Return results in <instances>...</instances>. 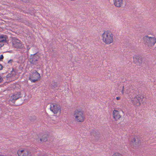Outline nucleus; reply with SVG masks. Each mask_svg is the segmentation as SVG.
Segmentation results:
<instances>
[{"mask_svg": "<svg viewBox=\"0 0 156 156\" xmlns=\"http://www.w3.org/2000/svg\"><path fill=\"white\" fill-rule=\"evenodd\" d=\"M50 110L54 114H56L60 111V108L59 106L55 104H51L50 105Z\"/></svg>", "mask_w": 156, "mask_h": 156, "instance_id": "nucleus-8", "label": "nucleus"}, {"mask_svg": "<svg viewBox=\"0 0 156 156\" xmlns=\"http://www.w3.org/2000/svg\"><path fill=\"white\" fill-rule=\"evenodd\" d=\"M39 58V56L37 54H35L30 56L29 61L31 64L36 65L38 63Z\"/></svg>", "mask_w": 156, "mask_h": 156, "instance_id": "nucleus-5", "label": "nucleus"}, {"mask_svg": "<svg viewBox=\"0 0 156 156\" xmlns=\"http://www.w3.org/2000/svg\"><path fill=\"white\" fill-rule=\"evenodd\" d=\"M12 62H13V60L12 59H10L8 61V63H12Z\"/></svg>", "mask_w": 156, "mask_h": 156, "instance_id": "nucleus-22", "label": "nucleus"}, {"mask_svg": "<svg viewBox=\"0 0 156 156\" xmlns=\"http://www.w3.org/2000/svg\"><path fill=\"white\" fill-rule=\"evenodd\" d=\"M113 5L116 7L120 8L123 4V0H113Z\"/></svg>", "mask_w": 156, "mask_h": 156, "instance_id": "nucleus-12", "label": "nucleus"}, {"mask_svg": "<svg viewBox=\"0 0 156 156\" xmlns=\"http://www.w3.org/2000/svg\"><path fill=\"white\" fill-rule=\"evenodd\" d=\"M8 39L7 36L5 35L2 34L0 35V42L5 43Z\"/></svg>", "mask_w": 156, "mask_h": 156, "instance_id": "nucleus-15", "label": "nucleus"}, {"mask_svg": "<svg viewBox=\"0 0 156 156\" xmlns=\"http://www.w3.org/2000/svg\"><path fill=\"white\" fill-rule=\"evenodd\" d=\"M17 153L19 156H32L31 152L26 149L18 150Z\"/></svg>", "mask_w": 156, "mask_h": 156, "instance_id": "nucleus-7", "label": "nucleus"}, {"mask_svg": "<svg viewBox=\"0 0 156 156\" xmlns=\"http://www.w3.org/2000/svg\"><path fill=\"white\" fill-rule=\"evenodd\" d=\"M23 1L24 2H27L29 1V0H23Z\"/></svg>", "mask_w": 156, "mask_h": 156, "instance_id": "nucleus-26", "label": "nucleus"}, {"mask_svg": "<svg viewBox=\"0 0 156 156\" xmlns=\"http://www.w3.org/2000/svg\"><path fill=\"white\" fill-rule=\"evenodd\" d=\"M132 142L134 146L136 147L140 145L141 141L137 137H135L133 139Z\"/></svg>", "mask_w": 156, "mask_h": 156, "instance_id": "nucleus-14", "label": "nucleus"}, {"mask_svg": "<svg viewBox=\"0 0 156 156\" xmlns=\"http://www.w3.org/2000/svg\"><path fill=\"white\" fill-rule=\"evenodd\" d=\"M113 115L114 119L115 120L119 119L121 117L119 112L117 110H114L113 111Z\"/></svg>", "mask_w": 156, "mask_h": 156, "instance_id": "nucleus-13", "label": "nucleus"}, {"mask_svg": "<svg viewBox=\"0 0 156 156\" xmlns=\"http://www.w3.org/2000/svg\"><path fill=\"white\" fill-rule=\"evenodd\" d=\"M73 116L75 120L78 122H83L85 118L83 111L78 110H76L74 111Z\"/></svg>", "mask_w": 156, "mask_h": 156, "instance_id": "nucleus-2", "label": "nucleus"}, {"mask_svg": "<svg viewBox=\"0 0 156 156\" xmlns=\"http://www.w3.org/2000/svg\"><path fill=\"white\" fill-rule=\"evenodd\" d=\"M57 83L54 81L52 82L50 85V86L51 88L53 89L57 87Z\"/></svg>", "mask_w": 156, "mask_h": 156, "instance_id": "nucleus-17", "label": "nucleus"}, {"mask_svg": "<svg viewBox=\"0 0 156 156\" xmlns=\"http://www.w3.org/2000/svg\"><path fill=\"white\" fill-rule=\"evenodd\" d=\"M133 62L137 65H140L142 62L141 57L138 55H135L133 57Z\"/></svg>", "mask_w": 156, "mask_h": 156, "instance_id": "nucleus-9", "label": "nucleus"}, {"mask_svg": "<svg viewBox=\"0 0 156 156\" xmlns=\"http://www.w3.org/2000/svg\"><path fill=\"white\" fill-rule=\"evenodd\" d=\"M124 87L123 86L122 89V93L123 94H124Z\"/></svg>", "mask_w": 156, "mask_h": 156, "instance_id": "nucleus-23", "label": "nucleus"}, {"mask_svg": "<svg viewBox=\"0 0 156 156\" xmlns=\"http://www.w3.org/2000/svg\"><path fill=\"white\" fill-rule=\"evenodd\" d=\"M120 98L119 97H117L116 98V99L117 100H119L120 99Z\"/></svg>", "mask_w": 156, "mask_h": 156, "instance_id": "nucleus-25", "label": "nucleus"}, {"mask_svg": "<svg viewBox=\"0 0 156 156\" xmlns=\"http://www.w3.org/2000/svg\"><path fill=\"white\" fill-rule=\"evenodd\" d=\"M3 56L2 55H0V61H1L2 60L3 58Z\"/></svg>", "mask_w": 156, "mask_h": 156, "instance_id": "nucleus-20", "label": "nucleus"}, {"mask_svg": "<svg viewBox=\"0 0 156 156\" xmlns=\"http://www.w3.org/2000/svg\"><path fill=\"white\" fill-rule=\"evenodd\" d=\"M3 80V79L2 77L0 76V83H1L2 82Z\"/></svg>", "mask_w": 156, "mask_h": 156, "instance_id": "nucleus-21", "label": "nucleus"}, {"mask_svg": "<svg viewBox=\"0 0 156 156\" xmlns=\"http://www.w3.org/2000/svg\"><path fill=\"white\" fill-rule=\"evenodd\" d=\"M3 66L1 64H0V70H2L3 69Z\"/></svg>", "mask_w": 156, "mask_h": 156, "instance_id": "nucleus-24", "label": "nucleus"}, {"mask_svg": "<svg viewBox=\"0 0 156 156\" xmlns=\"http://www.w3.org/2000/svg\"><path fill=\"white\" fill-rule=\"evenodd\" d=\"M48 137V135L47 133L43 134L42 135V137L40 138V140L41 142H45L47 140Z\"/></svg>", "mask_w": 156, "mask_h": 156, "instance_id": "nucleus-16", "label": "nucleus"}, {"mask_svg": "<svg viewBox=\"0 0 156 156\" xmlns=\"http://www.w3.org/2000/svg\"><path fill=\"white\" fill-rule=\"evenodd\" d=\"M143 97L140 95H137L132 98L131 101L132 103L134 105L139 106L140 105V102L142 101Z\"/></svg>", "mask_w": 156, "mask_h": 156, "instance_id": "nucleus-6", "label": "nucleus"}, {"mask_svg": "<svg viewBox=\"0 0 156 156\" xmlns=\"http://www.w3.org/2000/svg\"><path fill=\"white\" fill-rule=\"evenodd\" d=\"M91 135L95 137L98 134V132H96V131L93 130L92 132H91Z\"/></svg>", "mask_w": 156, "mask_h": 156, "instance_id": "nucleus-18", "label": "nucleus"}, {"mask_svg": "<svg viewBox=\"0 0 156 156\" xmlns=\"http://www.w3.org/2000/svg\"><path fill=\"white\" fill-rule=\"evenodd\" d=\"M112 156H123L122 154L119 153H115L112 155Z\"/></svg>", "mask_w": 156, "mask_h": 156, "instance_id": "nucleus-19", "label": "nucleus"}, {"mask_svg": "<svg viewBox=\"0 0 156 156\" xmlns=\"http://www.w3.org/2000/svg\"><path fill=\"white\" fill-rule=\"evenodd\" d=\"M102 40L106 44H109L113 41V35L109 31H104L102 35Z\"/></svg>", "mask_w": 156, "mask_h": 156, "instance_id": "nucleus-1", "label": "nucleus"}, {"mask_svg": "<svg viewBox=\"0 0 156 156\" xmlns=\"http://www.w3.org/2000/svg\"><path fill=\"white\" fill-rule=\"evenodd\" d=\"M41 76L37 71H34L30 74L29 80L32 83H35L40 79Z\"/></svg>", "mask_w": 156, "mask_h": 156, "instance_id": "nucleus-4", "label": "nucleus"}, {"mask_svg": "<svg viewBox=\"0 0 156 156\" xmlns=\"http://www.w3.org/2000/svg\"><path fill=\"white\" fill-rule=\"evenodd\" d=\"M145 44L148 47H153L156 43V38L154 37L146 36L144 37Z\"/></svg>", "mask_w": 156, "mask_h": 156, "instance_id": "nucleus-3", "label": "nucleus"}, {"mask_svg": "<svg viewBox=\"0 0 156 156\" xmlns=\"http://www.w3.org/2000/svg\"><path fill=\"white\" fill-rule=\"evenodd\" d=\"M13 46L17 48H20L22 47L21 42L18 39H14L12 40Z\"/></svg>", "mask_w": 156, "mask_h": 156, "instance_id": "nucleus-11", "label": "nucleus"}, {"mask_svg": "<svg viewBox=\"0 0 156 156\" xmlns=\"http://www.w3.org/2000/svg\"><path fill=\"white\" fill-rule=\"evenodd\" d=\"M21 94L20 92L14 93L10 98V101L13 103H14L16 100L21 98Z\"/></svg>", "mask_w": 156, "mask_h": 156, "instance_id": "nucleus-10", "label": "nucleus"}]
</instances>
